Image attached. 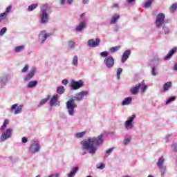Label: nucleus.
<instances>
[{"mask_svg": "<svg viewBox=\"0 0 177 177\" xmlns=\"http://www.w3.org/2000/svg\"><path fill=\"white\" fill-rule=\"evenodd\" d=\"M103 145V134L97 137H89L83 142V150H87L90 154H95L97 151V147Z\"/></svg>", "mask_w": 177, "mask_h": 177, "instance_id": "nucleus-1", "label": "nucleus"}, {"mask_svg": "<svg viewBox=\"0 0 177 177\" xmlns=\"http://www.w3.org/2000/svg\"><path fill=\"white\" fill-rule=\"evenodd\" d=\"M89 95V92L88 91H82L76 94L74 99H71L66 102V109L69 115H74V109H77L76 102H81L84 100V97H87Z\"/></svg>", "mask_w": 177, "mask_h": 177, "instance_id": "nucleus-2", "label": "nucleus"}, {"mask_svg": "<svg viewBox=\"0 0 177 177\" xmlns=\"http://www.w3.org/2000/svg\"><path fill=\"white\" fill-rule=\"evenodd\" d=\"M40 24H46L49 21V14H48V5L44 4L40 8Z\"/></svg>", "mask_w": 177, "mask_h": 177, "instance_id": "nucleus-3", "label": "nucleus"}, {"mask_svg": "<svg viewBox=\"0 0 177 177\" xmlns=\"http://www.w3.org/2000/svg\"><path fill=\"white\" fill-rule=\"evenodd\" d=\"M80 20H81L76 27L75 30L77 32H81L84 28H86V19H85V12L80 15Z\"/></svg>", "mask_w": 177, "mask_h": 177, "instance_id": "nucleus-4", "label": "nucleus"}, {"mask_svg": "<svg viewBox=\"0 0 177 177\" xmlns=\"http://www.w3.org/2000/svg\"><path fill=\"white\" fill-rule=\"evenodd\" d=\"M84 81H82V80H80L77 81L71 80V82L69 84L71 91H77V89L82 88V86H84Z\"/></svg>", "mask_w": 177, "mask_h": 177, "instance_id": "nucleus-5", "label": "nucleus"}, {"mask_svg": "<svg viewBox=\"0 0 177 177\" xmlns=\"http://www.w3.org/2000/svg\"><path fill=\"white\" fill-rule=\"evenodd\" d=\"M12 133H13V129L8 128L2 131L1 136H0V142H5L12 138Z\"/></svg>", "mask_w": 177, "mask_h": 177, "instance_id": "nucleus-6", "label": "nucleus"}, {"mask_svg": "<svg viewBox=\"0 0 177 177\" xmlns=\"http://www.w3.org/2000/svg\"><path fill=\"white\" fill-rule=\"evenodd\" d=\"M40 150L41 145L37 140L33 141L29 147V153H30V154H35L37 153H39Z\"/></svg>", "mask_w": 177, "mask_h": 177, "instance_id": "nucleus-7", "label": "nucleus"}, {"mask_svg": "<svg viewBox=\"0 0 177 177\" xmlns=\"http://www.w3.org/2000/svg\"><path fill=\"white\" fill-rule=\"evenodd\" d=\"M165 20V14L160 12L158 14L155 24L156 28H161L162 26H164V21Z\"/></svg>", "mask_w": 177, "mask_h": 177, "instance_id": "nucleus-8", "label": "nucleus"}, {"mask_svg": "<svg viewBox=\"0 0 177 177\" xmlns=\"http://www.w3.org/2000/svg\"><path fill=\"white\" fill-rule=\"evenodd\" d=\"M164 157H160L158 160V167L159 168L160 172L161 174V176H164V174H165V171H167V166L164 165Z\"/></svg>", "mask_w": 177, "mask_h": 177, "instance_id": "nucleus-9", "label": "nucleus"}, {"mask_svg": "<svg viewBox=\"0 0 177 177\" xmlns=\"http://www.w3.org/2000/svg\"><path fill=\"white\" fill-rule=\"evenodd\" d=\"M136 118V115H133L127 118L124 122V127L127 129H133V121Z\"/></svg>", "mask_w": 177, "mask_h": 177, "instance_id": "nucleus-10", "label": "nucleus"}, {"mask_svg": "<svg viewBox=\"0 0 177 177\" xmlns=\"http://www.w3.org/2000/svg\"><path fill=\"white\" fill-rule=\"evenodd\" d=\"M50 35H52V34L47 33L46 30H41L39 34V42H40V44H44L45 41H46Z\"/></svg>", "mask_w": 177, "mask_h": 177, "instance_id": "nucleus-11", "label": "nucleus"}, {"mask_svg": "<svg viewBox=\"0 0 177 177\" xmlns=\"http://www.w3.org/2000/svg\"><path fill=\"white\" fill-rule=\"evenodd\" d=\"M23 110V105H19L17 104H15L12 105L10 108V112L14 113V114L17 115L20 114Z\"/></svg>", "mask_w": 177, "mask_h": 177, "instance_id": "nucleus-12", "label": "nucleus"}, {"mask_svg": "<svg viewBox=\"0 0 177 177\" xmlns=\"http://www.w3.org/2000/svg\"><path fill=\"white\" fill-rule=\"evenodd\" d=\"M8 82H9V75L3 74L1 76H0L1 88H3V86H6V85H8Z\"/></svg>", "mask_w": 177, "mask_h": 177, "instance_id": "nucleus-13", "label": "nucleus"}, {"mask_svg": "<svg viewBox=\"0 0 177 177\" xmlns=\"http://www.w3.org/2000/svg\"><path fill=\"white\" fill-rule=\"evenodd\" d=\"M87 44L88 46H91V48H97L100 44V39L97 38L95 39V41L93 39H89Z\"/></svg>", "mask_w": 177, "mask_h": 177, "instance_id": "nucleus-14", "label": "nucleus"}, {"mask_svg": "<svg viewBox=\"0 0 177 177\" xmlns=\"http://www.w3.org/2000/svg\"><path fill=\"white\" fill-rule=\"evenodd\" d=\"M104 62L106 67H113L114 66V58L112 56L106 57Z\"/></svg>", "mask_w": 177, "mask_h": 177, "instance_id": "nucleus-15", "label": "nucleus"}, {"mask_svg": "<svg viewBox=\"0 0 177 177\" xmlns=\"http://www.w3.org/2000/svg\"><path fill=\"white\" fill-rule=\"evenodd\" d=\"M57 99H59V95H54L51 100H50V106L52 107V106H60V102L57 101Z\"/></svg>", "mask_w": 177, "mask_h": 177, "instance_id": "nucleus-16", "label": "nucleus"}, {"mask_svg": "<svg viewBox=\"0 0 177 177\" xmlns=\"http://www.w3.org/2000/svg\"><path fill=\"white\" fill-rule=\"evenodd\" d=\"M177 48L176 47L173 48L168 53L167 55L163 57V60L168 61L171 60V58L175 53H176Z\"/></svg>", "mask_w": 177, "mask_h": 177, "instance_id": "nucleus-17", "label": "nucleus"}, {"mask_svg": "<svg viewBox=\"0 0 177 177\" xmlns=\"http://www.w3.org/2000/svg\"><path fill=\"white\" fill-rule=\"evenodd\" d=\"M140 86H142L141 83H138L136 84V86H133L130 88V93L131 95H138L139 93V89H140Z\"/></svg>", "mask_w": 177, "mask_h": 177, "instance_id": "nucleus-18", "label": "nucleus"}, {"mask_svg": "<svg viewBox=\"0 0 177 177\" xmlns=\"http://www.w3.org/2000/svg\"><path fill=\"white\" fill-rule=\"evenodd\" d=\"M37 71V69L35 68H33L28 73V75L24 77V81L28 82L34 77L35 72Z\"/></svg>", "mask_w": 177, "mask_h": 177, "instance_id": "nucleus-19", "label": "nucleus"}, {"mask_svg": "<svg viewBox=\"0 0 177 177\" xmlns=\"http://www.w3.org/2000/svg\"><path fill=\"white\" fill-rule=\"evenodd\" d=\"M129 56H131V50H126L122 55L121 62L122 63H125L128 59H129Z\"/></svg>", "mask_w": 177, "mask_h": 177, "instance_id": "nucleus-20", "label": "nucleus"}, {"mask_svg": "<svg viewBox=\"0 0 177 177\" xmlns=\"http://www.w3.org/2000/svg\"><path fill=\"white\" fill-rule=\"evenodd\" d=\"M80 171V167L76 166L71 169V171L67 174V177H74L77 175V172Z\"/></svg>", "mask_w": 177, "mask_h": 177, "instance_id": "nucleus-21", "label": "nucleus"}, {"mask_svg": "<svg viewBox=\"0 0 177 177\" xmlns=\"http://www.w3.org/2000/svg\"><path fill=\"white\" fill-rule=\"evenodd\" d=\"M132 103V97H127L122 101V106H128Z\"/></svg>", "mask_w": 177, "mask_h": 177, "instance_id": "nucleus-22", "label": "nucleus"}, {"mask_svg": "<svg viewBox=\"0 0 177 177\" xmlns=\"http://www.w3.org/2000/svg\"><path fill=\"white\" fill-rule=\"evenodd\" d=\"M170 88H172V82H167L163 85V91L164 92H167L169 91Z\"/></svg>", "mask_w": 177, "mask_h": 177, "instance_id": "nucleus-23", "label": "nucleus"}, {"mask_svg": "<svg viewBox=\"0 0 177 177\" xmlns=\"http://www.w3.org/2000/svg\"><path fill=\"white\" fill-rule=\"evenodd\" d=\"M153 66H160L161 64V58L155 57L151 62Z\"/></svg>", "mask_w": 177, "mask_h": 177, "instance_id": "nucleus-24", "label": "nucleus"}, {"mask_svg": "<svg viewBox=\"0 0 177 177\" xmlns=\"http://www.w3.org/2000/svg\"><path fill=\"white\" fill-rule=\"evenodd\" d=\"M120 19V15L118 14H114L110 21L111 24H115L117 23V20Z\"/></svg>", "mask_w": 177, "mask_h": 177, "instance_id": "nucleus-25", "label": "nucleus"}, {"mask_svg": "<svg viewBox=\"0 0 177 177\" xmlns=\"http://www.w3.org/2000/svg\"><path fill=\"white\" fill-rule=\"evenodd\" d=\"M37 85H38V81L37 80L30 81L28 83L27 88H28L29 89H31L32 88H35Z\"/></svg>", "mask_w": 177, "mask_h": 177, "instance_id": "nucleus-26", "label": "nucleus"}, {"mask_svg": "<svg viewBox=\"0 0 177 177\" xmlns=\"http://www.w3.org/2000/svg\"><path fill=\"white\" fill-rule=\"evenodd\" d=\"M64 92H66V88H64V86H59L57 88V93H58V95H63Z\"/></svg>", "mask_w": 177, "mask_h": 177, "instance_id": "nucleus-27", "label": "nucleus"}, {"mask_svg": "<svg viewBox=\"0 0 177 177\" xmlns=\"http://www.w3.org/2000/svg\"><path fill=\"white\" fill-rule=\"evenodd\" d=\"M131 140H132V136H129L128 137H125L123 141V144L124 146H128L129 143H131Z\"/></svg>", "mask_w": 177, "mask_h": 177, "instance_id": "nucleus-28", "label": "nucleus"}, {"mask_svg": "<svg viewBox=\"0 0 177 177\" xmlns=\"http://www.w3.org/2000/svg\"><path fill=\"white\" fill-rule=\"evenodd\" d=\"M8 124H9V120L6 119L3 123V125L0 128V131L3 132V131H5L6 129V127H8Z\"/></svg>", "mask_w": 177, "mask_h": 177, "instance_id": "nucleus-29", "label": "nucleus"}, {"mask_svg": "<svg viewBox=\"0 0 177 177\" xmlns=\"http://www.w3.org/2000/svg\"><path fill=\"white\" fill-rule=\"evenodd\" d=\"M177 10V3H173L170 8H169V12L170 13H175V12H176Z\"/></svg>", "mask_w": 177, "mask_h": 177, "instance_id": "nucleus-30", "label": "nucleus"}, {"mask_svg": "<svg viewBox=\"0 0 177 177\" xmlns=\"http://www.w3.org/2000/svg\"><path fill=\"white\" fill-rule=\"evenodd\" d=\"M48 100H49V95H48L46 98L41 100L39 104L37 105V107H41V106H44V104H45V103H46Z\"/></svg>", "mask_w": 177, "mask_h": 177, "instance_id": "nucleus-31", "label": "nucleus"}, {"mask_svg": "<svg viewBox=\"0 0 177 177\" xmlns=\"http://www.w3.org/2000/svg\"><path fill=\"white\" fill-rule=\"evenodd\" d=\"M162 27V31H164V33L166 35H168V34H169V28H168V26H167V25L164 24L161 26Z\"/></svg>", "mask_w": 177, "mask_h": 177, "instance_id": "nucleus-32", "label": "nucleus"}, {"mask_svg": "<svg viewBox=\"0 0 177 177\" xmlns=\"http://www.w3.org/2000/svg\"><path fill=\"white\" fill-rule=\"evenodd\" d=\"M26 46H24V45H21V46H17L15 47V52L16 53H19L20 52H22V50H24Z\"/></svg>", "mask_w": 177, "mask_h": 177, "instance_id": "nucleus-33", "label": "nucleus"}, {"mask_svg": "<svg viewBox=\"0 0 177 177\" xmlns=\"http://www.w3.org/2000/svg\"><path fill=\"white\" fill-rule=\"evenodd\" d=\"M114 151V148H109L105 151V155L104 156V158H107L110 154L113 153Z\"/></svg>", "mask_w": 177, "mask_h": 177, "instance_id": "nucleus-34", "label": "nucleus"}, {"mask_svg": "<svg viewBox=\"0 0 177 177\" xmlns=\"http://www.w3.org/2000/svg\"><path fill=\"white\" fill-rule=\"evenodd\" d=\"M120 49H121V46H115L110 48V52L111 53H115V52L120 50Z\"/></svg>", "mask_w": 177, "mask_h": 177, "instance_id": "nucleus-35", "label": "nucleus"}, {"mask_svg": "<svg viewBox=\"0 0 177 177\" xmlns=\"http://www.w3.org/2000/svg\"><path fill=\"white\" fill-rule=\"evenodd\" d=\"M86 131H82L80 133H77L75 135V138H77V139H81V138H84V135H86Z\"/></svg>", "mask_w": 177, "mask_h": 177, "instance_id": "nucleus-36", "label": "nucleus"}, {"mask_svg": "<svg viewBox=\"0 0 177 177\" xmlns=\"http://www.w3.org/2000/svg\"><path fill=\"white\" fill-rule=\"evenodd\" d=\"M151 74L153 77H156L158 74V69L156 67H152L151 71Z\"/></svg>", "mask_w": 177, "mask_h": 177, "instance_id": "nucleus-37", "label": "nucleus"}, {"mask_svg": "<svg viewBox=\"0 0 177 177\" xmlns=\"http://www.w3.org/2000/svg\"><path fill=\"white\" fill-rule=\"evenodd\" d=\"M37 8H38L37 3L32 4L28 6V12H32V10H34V9H37Z\"/></svg>", "mask_w": 177, "mask_h": 177, "instance_id": "nucleus-38", "label": "nucleus"}, {"mask_svg": "<svg viewBox=\"0 0 177 177\" xmlns=\"http://www.w3.org/2000/svg\"><path fill=\"white\" fill-rule=\"evenodd\" d=\"M176 100V96H171L167 99L165 104H169V103H172V102H175Z\"/></svg>", "mask_w": 177, "mask_h": 177, "instance_id": "nucleus-39", "label": "nucleus"}, {"mask_svg": "<svg viewBox=\"0 0 177 177\" xmlns=\"http://www.w3.org/2000/svg\"><path fill=\"white\" fill-rule=\"evenodd\" d=\"M151 3H153V0L147 1L145 4L144 8H145V9H149V8L151 6Z\"/></svg>", "mask_w": 177, "mask_h": 177, "instance_id": "nucleus-40", "label": "nucleus"}, {"mask_svg": "<svg viewBox=\"0 0 177 177\" xmlns=\"http://www.w3.org/2000/svg\"><path fill=\"white\" fill-rule=\"evenodd\" d=\"M122 73V69L121 68H118L117 72H116V78H117V80L120 79V75H121Z\"/></svg>", "mask_w": 177, "mask_h": 177, "instance_id": "nucleus-41", "label": "nucleus"}, {"mask_svg": "<svg viewBox=\"0 0 177 177\" xmlns=\"http://www.w3.org/2000/svg\"><path fill=\"white\" fill-rule=\"evenodd\" d=\"M6 16H8V14L6 12H3L0 14V23L2 21V20H5L6 19Z\"/></svg>", "mask_w": 177, "mask_h": 177, "instance_id": "nucleus-42", "label": "nucleus"}, {"mask_svg": "<svg viewBox=\"0 0 177 177\" xmlns=\"http://www.w3.org/2000/svg\"><path fill=\"white\" fill-rule=\"evenodd\" d=\"M68 48H70V49H74V48H75V43L74 41H69L68 42Z\"/></svg>", "mask_w": 177, "mask_h": 177, "instance_id": "nucleus-43", "label": "nucleus"}, {"mask_svg": "<svg viewBox=\"0 0 177 177\" xmlns=\"http://www.w3.org/2000/svg\"><path fill=\"white\" fill-rule=\"evenodd\" d=\"M78 64V57L77 55L74 56L73 59V66H77Z\"/></svg>", "mask_w": 177, "mask_h": 177, "instance_id": "nucleus-44", "label": "nucleus"}, {"mask_svg": "<svg viewBox=\"0 0 177 177\" xmlns=\"http://www.w3.org/2000/svg\"><path fill=\"white\" fill-rule=\"evenodd\" d=\"M140 88H141V92L142 93H145V92H146V90L147 89V85H146V84L142 85L141 84Z\"/></svg>", "mask_w": 177, "mask_h": 177, "instance_id": "nucleus-45", "label": "nucleus"}, {"mask_svg": "<svg viewBox=\"0 0 177 177\" xmlns=\"http://www.w3.org/2000/svg\"><path fill=\"white\" fill-rule=\"evenodd\" d=\"M109 56V53L107 51H103L100 53V57H107Z\"/></svg>", "mask_w": 177, "mask_h": 177, "instance_id": "nucleus-46", "label": "nucleus"}, {"mask_svg": "<svg viewBox=\"0 0 177 177\" xmlns=\"http://www.w3.org/2000/svg\"><path fill=\"white\" fill-rule=\"evenodd\" d=\"M7 29L6 27H3V28H1V30H0V36L2 37V35H3V34H5V32H6Z\"/></svg>", "mask_w": 177, "mask_h": 177, "instance_id": "nucleus-47", "label": "nucleus"}, {"mask_svg": "<svg viewBox=\"0 0 177 177\" xmlns=\"http://www.w3.org/2000/svg\"><path fill=\"white\" fill-rule=\"evenodd\" d=\"M104 167H106V166L103 163H101V164L97 165V168L98 169H104Z\"/></svg>", "mask_w": 177, "mask_h": 177, "instance_id": "nucleus-48", "label": "nucleus"}, {"mask_svg": "<svg viewBox=\"0 0 177 177\" xmlns=\"http://www.w3.org/2000/svg\"><path fill=\"white\" fill-rule=\"evenodd\" d=\"M28 142V139L26 137H23L21 139L22 143H27Z\"/></svg>", "mask_w": 177, "mask_h": 177, "instance_id": "nucleus-49", "label": "nucleus"}, {"mask_svg": "<svg viewBox=\"0 0 177 177\" xmlns=\"http://www.w3.org/2000/svg\"><path fill=\"white\" fill-rule=\"evenodd\" d=\"M62 84L63 85H67V84H68V80L67 79H64L62 81Z\"/></svg>", "mask_w": 177, "mask_h": 177, "instance_id": "nucleus-50", "label": "nucleus"}, {"mask_svg": "<svg viewBox=\"0 0 177 177\" xmlns=\"http://www.w3.org/2000/svg\"><path fill=\"white\" fill-rule=\"evenodd\" d=\"M10 9H12V6H10L6 8V12H4V13H6V15H8V13L10 12Z\"/></svg>", "mask_w": 177, "mask_h": 177, "instance_id": "nucleus-51", "label": "nucleus"}, {"mask_svg": "<svg viewBox=\"0 0 177 177\" xmlns=\"http://www.w3.org/2000/svg\"><path fill=\"white\" fill-rule=\"evenodd\" d=\"M171 138H172V136H171V135H168V136H167L166 138H165L166 142H168L169 140Z\"/></svg>", "mask_w": 177, "mask_h": 177, "instance_id": "nucleus-52", "label": "nucleus"}, {"mask_svg": "<svg viewBox=\"0 0 177 177\" xmlns=\"http://www.w3.org/2000/svg\"><path fill=\"white\" fill-rule=\"evenodd\" d=\"M48 177H59V174L55 173V174H52Z\"/></svg>", "mask_w": 177, "mask_h": 177, "instance_id": "nucleus-53", "label": "nucleus"}, {"mask_svg": "<svg viewBox=\"0 0 177 177\" xmlns=\"http://www.w3.org/2000/svg\"><path fill=\"white\" fill-rule=\"evenodd\" d=\"M120 29V28L118 27V25H115V26L113 27V31H118V30Z\"/></svg>", "mask_w": 177, "mask_h": 177, "instance_id": "nucleus-54", "label": "nucleus"}, {"mask_svg": "<svg viewBox=\"0 0 177 177\" xmlns=\"http://www.w3.org/2000/svg\"><path fill=\"white\" fill-rule=\"evenodd\" d=\"M26 71H28V67H24L21 70V73H26Z\"/></svg>", "mask_w": 177, "mask_h": 177, "instance_id": "nucleus-55", "label": "nucleus"}, {"mask_svg": "<svg viewBox=\"0 0 177 177\" xmlns=\"http://www.w3.org/2000/svg\"><path fill=\"white\" fill-rule=\"evenodd\" d=\"M60 5L61 6H64V5H66V0H60Z\"/></svg>", "mask_w": 177, "mask_h": 177, "instance_id": "nucleus-56", "label": "nucleus"}, {"mask_svg": "<svg viewBox=\"0 0 177 177\" xmlns=\"http://www.w3.org/2000/svg\"><path fill=\"white\" fill-rule=\"evenodd\" d=\"M74 1V0H67V3L68 5H72L73 2Z\"/></svg>", "mask_w": 177, "mask_h": 177, "instance_id": "nucleus-57", "label": "nucleus"}, {"mask_svg": "<svg viewBox=\"0 0 177 177\" xmlns=\"http://www.w3.org/2000/svg\"><path fill=\"white\" fill-rule=\"evenodd\" d=\"M174 147V151L177 152V144H175L173 145Z\"/></svg>", "mask_w": 177, "mask_h": 177, "instance_id": "nucleus-58", "label": "nucleus"}, {"mask_svg": "<svg viewBox=\"0 0 177 177\" xmlns=\"http://www.w3.org/2000/svg\"><path fill=\"white\" fill-rule=\"evenodd\" d=\"M127 3H132V2H135L136 0H126Z\"/></svg>", "mask_w": 177, "mask_h": 177, "instance_id": "nucleus-59", "label": "nucleus"}, {"mask_svg": "<svg viewBox=\"0 0 177 177\" xmlns=\"http://www.w3.org/2000/svg\"><path fill=\"white\" fill-rule=\"evenodd\" d=\"M89 2V0H83V3L85 5Z\"/></svg>", "mask_w": 177, "mask_h": 177, "instance_id": "nucleus-60", "label": "nucleus"}, {"mask_svg": "<svg viewBox=\"0 0 177 177\" xmlns=\"http://www.w3.org/2000/svg\"><path fill=\"white\" fill-rule=\"evenodd\" d=\"M173 71H177V67H174V68H173Z\"/></svg>", "mask_w": 177, "mask_h": 177, "instance_id": "nucleus-61", "label": "nucleus"}, {"mask_svg": "<svg viewBox=\"0 0 177 177\" xmlns=\"http://www.w3.org/2000/svg\"><path fill=\"white\" fill-rule=\"evenodd\" d=\"M113 8H118V4H114Z\"/></svg>", "mask_w": 177, "mask_h": 177, "instance_id": "nucleus-62", "label": "nucleus"}, {"mask_svg": "<svg viewBox=\"0 0 177 177\" xmlns=\"http://www.w3.org/2000/svg\"><path fill=\"white\" fill-rule=\"evenodd\" d=\"M122 177H131V176L127 175V176H123Z\"/></svg>", "mask_w": 177, "mask_h": 177, "instance_id": "nucleus-63", "label": "nucleus"}, {"mask_svg": "<svg viewBox=\"0 0 177 177\" xmlns=\"http://www.w3.org/2000/svg\"><path fill=\"white\" fill-rule=\"evenodd\" d=\"M148 177H153V176L151 175H149Z\"/></svg>", "mask_w": 177, "mask_h": 177, "instance_id": "nucleus-64", "label": "nucleus"}]
</instances>
